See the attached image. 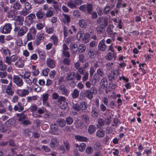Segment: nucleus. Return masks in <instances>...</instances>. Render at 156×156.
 I'll return each mask as SVG.
<instances>
[{"label":"nucleus","instance_id":"49","mask_svg":"<svg viewBox=\"0 0 156 156\" xmlns=\"http://www.w3.org/2000/svg\"><path fill=\"white\" fill-rule=\"evenodd\" d=\"M67 6L71 8H73L76 7L74 2L72 0H71L68 2L67 4Z\"/></svg>","mask_w":156,"mask_h":156},{"label":"nucleus","instance_id":"11","mask_svg":"<svg viewBox=\"0 0 156 156\" xmlns=\"http://www.w3.org/2000/svg\"><path fill=\"white\" fill-rule=\"evenodd\" d=\"M14 65L18 68H23L24 66V61L21 58H20L19 59L15 62Z\"/></svg>","mask_w":156,"mask_h":156},{"label":"nucleus","instance_id":"45","mask_svg":"<svg viewBox=\"0 0 156 156\" xmlns=\"http://www.w3.org/2000/svg\"><path fill=\"white\" fill-rule=\"evenodd\" d=\"M151 150L152 148L151 147L148 150H147V149H146L144 150L143 153V154H145L147 156H150V154H151L152 153Z\"/></svg>","mask_w":156,"mask_h":156},{"label":"nucleus","instance_id":"16","mask_svg":"<svg viewBox=\"0 0 156 156\" xmlns=\"http://www.w3.org/2000/svg\"><path fill=\"white\" fill-rule=\"evenodd\" d=\"M108 84L107 80L105 78H103L101 80L100 84L101 88L104 89L107 87Z\"/></svg>","mask_w":156,"mask_h":156},{"label":"nucleus","instance_id":"17","mask_svg":"<svg viewBox=\"0 0 156 156\" xmlns=\"http://www.w3.org/2000/svg\"><path fill=\"white\" fill-rule=\"evenodd\" d=\"M84 95L88 99L91 100L93 97V94L89 90H86L84 93Z\"/></svg>","mask_w":156,"mask_h":156},{"label":"nucleus","instance_id":"43","mask_svg":"<svg viewBox=\"0 0 156 156\" xmlns=\"http://www.w3.org/2000/svg\"><path fill=\"white\" fill-rule=\"evenodd\" d=\"M44 34L43 33H41L37 35L36 38L42 42L44 38Z\"/></svg>","mask_w":156,"mask_h":156},{"label":"nucleus","instance_id":"37","mask_svg":"<svg viewBox=\"0 0 156 156\" xmlns=\"http://www.w3.org/2000/svg\"><path fill=\"white\" fill-rule=\"evenodd\" d=\"M74 73H70L68 74L66 77V79L67 80H73L74 78Z\"/></svg>","mask_w":156,"mask_h":156},{"label":"nucleus","instance_id":"42","mask_svg":"<svg viewBox=\"0 0 156 156\" xmlns=\"http://www.w3.org/2000/svg\"><path fill=\"white\" fill-rule=\"evenodd\" d=\"M11 59L9 56H6L4 60V62L6 63L8 65H11L12 64Z\"/></svg>","mask_w":156,"mask_h":156},{"label":"nucleus","instance_id":"25","mask_svg":"<svg viewBox=\"0 0 156 156\" xmlns=\"http://www.w3.org/2000/svg\"><path fill=\"white\" fill-rule=\"evenodd\" d=\"M105 134V132L102 129H100L98 130L97 132V136L99 138H102L104 137Z\"/></svg>","mask_w":156,"mask_h":156},{"label":"nucleus","instance_id":"29","mask_svg":"<svg viewBox=\"0 0 156 156\" xmlns=\"http://www.w3.org/2000/svg\"><path fill=\"white\" fill-rule=\"evenodd\" d=\"M57 139L56 138H53L51 140L50 145L51 147L54 148L56 146Z\"/></svg>","mask_w":156,"mask_h":156},{"label":"nucleus","instance_id":"7","mask_svg":"<svg viewBox=\"0 0 156 156\" xmlns=\"http://www.w3.org/2000/svg\"><path fill=\"white\" fill-rule=\"evenodd\" d=\"M28 30V28L26 26H24L22 27L20 30L18 31L17 34V36L18 37L23 36L26 33Z\"/></svg>","mask_w":156,"mask_h":156},{"label":"nucleus","instance_id":"56","mask_svg":"<svg viewBox=\"0 0 156 156\" xmlns=\"http://www.w3.org/2000/svg\"><path fill=\"white\" fill-rule=\"evenodd\" d=\"M113 63L112 62H109L106 64V67L108 69L110 70L113 68Z\"/></svg>","mask_w":156,"mask_h":156},{"label":"nucleus","instance_id":"38","mask_svg":"<svg viewBox=\"0 0 156 156\" xmlns=\"http://www.w3.org/2000/svg\"><path fill=\"white\" fill-rule=\"evenodd\" d=\"M36 66L35 65H33L32 66V68L34 70L32 72L33 73V75L34 76H37L39 74V72L38 69H36Z\"/></svg>","mask_w":156,"mask_h":156},{"label":"nucleus","instance_id":"47","mask_svg":"<svg viewBox=\"0 0 156 156\" xmlns=\"http://www.w3.org/2000/svg\"><path fill=\"white\" fill-rule=\"evenodd\" d=\"M73 121V118L70 116L67 117L66 119V121L68 125L71 124Z\"/></svg>","mask_w":156,"mask_h":156},{"label":"nucleus","instance_id":"31","mask_svg":"<svg viewBox=\"0 0 156 156\" xmlns=\"http://www.w3.org/2000/svg\"><path fill=\"white\" fill-rule=\"evenodd\" d=\"M105 124V121L102 118L99 119L98 120L97 126H103Z\"/></svg>","mask_w":156,"mask_h":156},{"label":"nucleus","instance_id":"28","mask_svg":"<svg viewBox=\"0 0 156 156\" xmlns=\"http://www.w3.org/2000/svg\"><path fill=\"white\" fill-rule=\"evenodd\" d=\"M19 76H20L22 78L24 79L29 78L30 76V73L28 71H25L24 75L20 74Z\"/></svg>","mask_w":156,"mask_h":156},{"label":"nucleus","instance_id":"21","mask_svg":"<svg viewBox=\"0 0 156 156\" xmlns=\"http://www.w3.org/2000/svg\"><path fill=\"white\" fill-rule=\"evenodd\" d=\"M38 53L40 58L42 60H44L45 58L46 53L44 50H38Z\"/></svg>","mask_w":156,"mask_h":156},{"label":"nucleus","instance_id":"61","mask_svg":"<svg viewBox=\"0 0 156 156\" xmlns=\"http://www.w3.org/2000/svg\"><path fill=\"white\" fill-rule=\"evenodd\" d=\"M89 90L93 94V95L97 93L98 92V90L97 89L94 87H92Z\"/></svg>","mask_w":156,"mask_h":156},{"label":"nucleus","instance_id":"27","mask_svg":"<svg viewBox=\"0 0 156 156\" xmlns=\"http://www.w3.org/2000/svg\"><path fill=\"white\" fill-rule=\"evenodd\" d=\"M114 53H112L111 52H109L108 54V59L111 60L113 58L114 60H115L116 58V55Z\"/></svg>","mask_w":156,"mask_h":156},{"label":"nucleus","instance_id":"34","mask_svg":"<svg viewBox=\"0 0 156 156\" xmlns=\"http://www.w3.org/2000/svg\"><path fill=\"white\" fill-rule=\"evenodd\" d=\"M68 104L66 101H63L60 102V108L62 109H65L68 106Z\"/></svg>","mask_w":156,"mask_h":156},{"label":"nucleus","instance_id":"35","mask_svg":"<svg viewBox=\"0 0 156 156\" xmlns=\"http://www.w3.org/2000/svg\"><path fill=\"white\" fill-rule=\"evenodd\" d=\"M50 39L53 40V42L54 45L56 46L58 42L57 37L54 35H53L50 37Z\"/></svg>","mask_w":156,"mask_h":156},{"label":"nucleus","instance_id":"5","mask_svg":"<svg viewBox=\"0 0 156 156\" xmlns=\"http://www.w3.org/2000/svg\"><path fill=\"white\" fill-rule=\"evenodd\" d=\"M61 94L63 95H64L66 96H68L70 92V91L66 88V86L64 85H61L59 88Z\"/></svg>","mask_w":156,"mask_h":156},{"label":"nucleus","instance_id":"58","mask_svg":"<svg viewBox=\"0 0 156 156\" xmlns=\"http://www.w3.org/2000/svg\"><path fill=\"white\" fill-rule=\"evenodd\" d=\"M18 56L16 55H13L10 57L11 61L12 62H15L18 59Z\"/></svg>","mask_w":156,"mask_h":156},{"label":"nucleus","instance_id":"60","mask_svg":"<svg viewBox=\"0 0 156 156\" xmlns=\"http://www.w3.org/2000/svg\"><path fill=\"white\" fill-rule=\"evenodd\" d=\"M38 107L35 105L31 106L30 108V111L32 112H34L37 111Z\"/></svg>","mask_w":156,"mask_h":156},{"label":"nucleus","instance_id":"53","mask_svg":"<svg viewBox=\"0 0 156 156\" xmlns=\"http://www.w3.org/2000/svg\"><path fill=\"white\" fill-rule=\"evenodd\" d=\"M49 95L48 93H44L42 95V97L43 101H48V99Z\"/></svg>","mask_w":156,"mask_h":156},{"label":"nucleus","instance_id":"26","mask_svg":"<svg viewBox=\"0 0 156 156\" xmlns=\"http://www.w3.org/2000/svg\"><path fill=\"white\" fill-rule=\"evenodd\" d=\"M79 91L76 89H75L71 93L72 96L73 98H76L78 97Z\"/></svg>","mask_w":156,"mask_h":156},{"label":"nucleus","instance_id":"59","mask_svg":"<svg viewBox=\"0 0 156 156\" xmlns=\"http://www.w3.org/2000/svg\"><path fill=\"white\" fill-rule=\"evenodd\" d=\"M62 53L65 58H70V55L68 51H62Z\"/></svg>","mask_w":156,"mask_h":156},{"label":"nucleus","instance_id":"24","mask_svg":"<svg viewBox=\"0 0 156 156\" xmlns=\"http://www.w3.org/2000/svg\"><path fill=\"white\" fill-rule=\"evenodd\" d=\"M57 122L61 127H64L66 125V122L64 119L62 118L58 119L57 121Z\"/></svg>","mask_w":156,"mask_h":156},{"label":"nucleus","instance_id":"50","mask_svg":"<svg viewBox=\"0 0 156 156\" xmlns=\"http://www.w3.org/2000/svg\"><path fill=\"white\" fill-rule=\"evenodd\" d=\"M111 10L110 7L108 5H107L104 8L103 10V12L105 14H108Z\"/></svg>","mask_w":156,"mask_h":156},{"label":"nucleus","instance_id":"64","mask_svg":"<svg viewBox=\"0 0 156 156\" xmlns=\"http://www.w3.org/2000/svg\"><path fill=\"white\" fill-rule=\"evenodd\" d=\"M49 69L48 68H47L43 70L42 73L43 76H47L48 75V72H49Z\"/></svg>","mask_w":156,"mask_h":156},{"label":"nucleus","instance_id":"36","mask_svg":"<svg viewBox=\"0 0 156 156\" xmlns=\"http://www.w3.org/2000/svg\"><path fill=\"white\" fill-rule=\"evenodd\" d=\"M89 73L88 71H86L85 73L83 74V76L82 77V82H84L86 81L88 79Z\"/></svg>","mask_w":156,"mask_h":156},{"label":"nucleus","instance_id":"20","mask_svg":"<svg viewBox=\"0 0 156 156\" xmlns=\"http://www.w3.org/2000/svg\"><path fill=\"white\" fill-rule=\"evenodd\" d=\"M85 45L83 44H80L78 46L77 51L80 53H84L86 50Z\"/></svg>","mask_w":156,"mask_h":156},{"label":"nucleus","instance_id":"48","mask_svg":"<svg viewBox=\"0 0 156 156\" xmlns=\"http://www.w3.org/2000/svg\"><path fill=\"white\" fill-rule=\"evenodd\" d=\"M76 127L78 129H81L82 127V122L80 120H78L76 121L75 123Z\"/></svg>","mask_w":156,"mask_h":156},{"label":"nucleus","instance_id":"33","mask_svg":"<svg viewBox=\"0 0 156 156\" xmlns=\"http://www.w3.org/2000/svg\"><path fill=\"white\" fill-rule=\"evenodd\" d=\"M79 23L80 27L82 28H85L87 26L86 20H80Z\"/></svg>","mask_w":156,"mask_h":156},{"label":"nucleus","instance_id":"22","mask_svg":"<svg viewBox=\"0 0 156 156\" xmlns=\"http://www.w3.org/2000/svg\"><path fill=\"white\" fill-rule=\"evenodd\" d=\"M75 137L76 139L80 141L86 142L87 141V138L86 137L80 136L79 135L75 136Z\"/></svg>","mask_w":156,"mask_h":156},{"label":"nucleus","instance_id":"54","mask_svg":"<svg viewBox=\"0 0 156 156\" xmlns=\"http://www.w3.org/2000/svg\"><path fill=\"white\" fill-rule=\"evenodd\" d=\"M24 4H25V8L27 11H28L31 9V5L29 3L26 2Z\"/></svg>","mask_w":156,"mask_h":156},{"label":"nucleus","instance_id":"1","mask_svg":"<svg viewBox=\"0 0 156 156\" xmlns=\"http://www.w3.org/2000/svg\"><path fill=\"white\" fill-rule=\"evenodd\" d=\"M87 102L85 101L81 102L79 105L73 103L72 108L74 111L77 112H79L81 110H84L87 108Z\"/></svg>","mask_w":156,"mask_h":156},{"label":"nucleus","instance_id":"52","mask_svg":"<svg viewBox=\"0 0 156 156\" xmlns=\"http://www.w3.org/2000/svg\"><path fill=\"white\" fill-rule=\"evenodd\" d=\"M91 115L92 117L94 118H96L98 116V113L95 109H92Z\"/></svg>","mask_w":156,"mask_h":156},{"label":"nucleus","instance_id":"46","mask_svg":"<svg viewBox=\"0 0 156 156\" xmlns=\"http://www.w3.org/2000/svg\"><path fill=\"white\" fill-rule=\"evenodd\" d=\"M93 148L91 146H88L87 147L86 150L87 154H92L93 152Z\"/></svg>","mask_w":156,"mask_h":156},{"label":"nucleus","instance_id":"40","mask_svg":"<svg viewBox=\"0 0 156 156\" xmlns=\"http://www.w3.org/2000/svg\"><path fill=\"white\" fill-rule=\"evenodd\" d=\"M86 144L83 143L80 144L79 146V149L80 151L83 152L86 147Z\"/></svg>","mask_w":156,"mask_h":156},{"label":"nucleus","instance_id":"51","mask_svg":"<svg viewBox=\"0 0 156 156\" xmlns=\"http://www.w3.org/2000/svg\"><path fill=\"white\" fill-rule=\"evenodd\" d=\"M29 32L32 34L34 36H35L37 33V30L35 28L32 27L29 29Z\"/></svg>","mask_w":156,"mask_h":156},{"label":"nucleus","instance_id":"6","mask_svg":"<svg viewBox=\"0 0 156 156\" xmlns=\"http://www.w3.org/2000/svg\"><path fill=\"white\" fill-rule=\"evenodd\" d=\"M107 46V45L105 44V40L103 39L99 42L98 46V49L99 50L105 51L106 49Z\"/></svg>","mask_w":156,"mask_h":156},{"label":"nucleus","instance_id":"30","mask_svg":"<svg viewBox=\"0 0 156 156\" xmlns=\"http://www.w3.org/2000/svg\"><path fill=\"white\" fill-rule=\"evenodd\" d=\"M36 16L38 19H43L45 18V15L41 11H38L36 13Z\"/></svg>","mask_w":156,"mask_h":156},{"label":"nucleus","instance_id":"15","mask_svg":"<svg viewBox=\"0 0 156 156\" xmlns=\"http://www.w3.org/2000/svg\"><path fill=\"white\" fill-rule=\"evenodd\" d=\"M16 116L19 117L18 120V121L19 122H21L22 123L27 118L26 115H24L23 112L21 113H17L16 114Z\"/></svg>","mask_w":156,"mask_h":156},{"label":"nucleus","instance_id":"62","mask_svg":"<svg viewBox=\"0 0 156 156\" xmlns=\"http://www.w3.org/2000/svg\"><path fill=\"white\" fill-rule=\"evenodd\" d=\"M82 118L86 122H87L89 121V118L86 114H83L82 116Z\"/></svg>","mask_w":156,"mask_h":156},{"label":"nucleus","instance_id":"32","mask_svg":"<svg viewBox=\"0 0 156 156\" xmlns=\"http://www.w3.org/2000/svg\"><path fill=\"white\" fill-rule=\"evenodd\" d=\"M31 130L29 128H27L23 130V133L25 136H28L29 137H30L31 134Z\"/></svg>","mask_w":156,"mask_h":156},{"label":"nucleus","instance_id":"39","mask_svg":"<svg viewBox=\"0 0 156 156\" xmlns=\"http://www.w3.org/2000/svg\"><path fill=\"white\" fill-rule=\"evenodd\" d=\"M13 7L15 9L20 10L21 9L22 5L20 3L16 2L14 4Z\"/></svg>","mask_w":156,"mask_h":156},{"label":"nucleus","instance_id":"57","mask_svg":"<svg viewBox=\"0 0 156 156\" xmlns=\"http://www.w3.org/2000/svg\"><path fill=\"white\" fill-rule=\"evenodd\" d=\"M73 15L76 18H79L80 15L79 11L78 10L74 11L73 13Z\"/></svg>","mask_w":156,"mask_h":156},{"label":"nucleus","instance_id":"2","mask_svg":"<svg viewBox=\"0 0 156 156\" xmlns=\"http://www.w3.org/2000/svg\"><path fill=\"white\" fill-rule=\"evenodd\" d=\"M79 9L84 12L90 14L93 10V5L87 3L86 5L80 6Z\"/></svg>","mask_w":156,"mask_h":156},{"label":"nucleus","instance_id":"23","mask_svg":"<svg viewBox=\"0 0 156 156\" xmlns=\"http://www.w3.org/2000/svg\"><path fill=\"white\" fill-rule=\"evenodd\" d=\"M96 130L95 126L94 125H91L89 126L88 131L90 134H92Z\"/></svg>","mask_w":156,"mask_h":156},{"label":"nucleus","instance_id":"4","mask_svg":"<svg viewBox=\"0 0 156 156\" xmlns=\"http://www.w3.org/2000/svg\"><path fill=\"white\" fill-rule=\"evenodd\" d=\"M13 80L15 84L19 87H21L24 84V82L21 78L19 76L14 75Z\"/></svg>","mask_w":156,"mask_h":156},{"label":"nucleus","instance_id":"18","mask_svg":"<svg viewBox=\"0 0 156 156\" xmlns=\"http://www.w3.org/2000/svg\"><path fill=\"white\" fill-rule=\"evenodd\" d=\"M114 26L113 25H109L107 29V31L108 34L112 35L114 34L113 29Z\"/></svg>","mask_w":156,"mask_h":156},{"label":"nucleus","instance_id":"12","mask_svg":"<svg viewBox=\"0 0 156 156\" xmlns=\"http://www.w3.org/2000/svg\"><path fill=\"white\" fill-rule=\"evenodd\" d=\"M46 63L47 66L50 68H53L55 66V62L54 60L50 58H47Z\"/></svg>","mask_w":156,"mask_h":156},{"label":"nucleus","instance_id":"63","mask_svg":"<svg viewBox=\"0 0 156 156\" xmlns=\"http://www.w3.org/2000/svg\"><path fill=\"white\" fill-rule=\"evenodd\" d=\"M63 33L64 37L66 38L68 35V30L66 27H64Z\"/></svg>","mask_w":156,"mask_h":156},{"label":"nucleus","instance_id":"19","mask_svg":"<svg viewBox=\"0 0 156 156\" xmlns=\"http://www.w3.org/2000/svg\"><path fill=\"white\" fill-rule=\"evenodd\" d=\"M6 92L9 95L12 96L13 95L14 91L9 86H7L6 89Z\"/></svg>","mask_w":156,"mask_h":156},{"label":"nucleus","instance_id":"41","mask_svg":"<svg viewBox=\"0 0 156 156\" xmlns=\"http://www.w3.org/2000/svg\"><path fill=\"white\" fill-rule=\"evenodd\" d=\"M62 63L66 65H69L70 63V59L69 58H65L63 60Z\"/></svg>","mask_w":156,"mask_h":156},{"label":"nucleus","instance_id":"10","mask_svg":"<svg viewBox=\"0 0 156 156\" xmlns=\"http://www.w3.org/2000/svg\"><path fill=\"white\" fill-rule=\"evenodd\" d=\"M70 49L72 54H76L78 50V45L76 42H72L70 45Z\"/></svg>","mask_w":156,"mask_h":156},{"label":"nucleus","instance_id":"3","mask_svg":"<svg viewBox=\"0 0 156 156\" xmlns=\"http://www.w3.org/2000/svg\"><path fill=\"white\" fill-rule=\"evenodd\" d=\"M28 88L29 90H30V91L26 89H19L16 90V93L20 97H25L26 95H28L30 92H31L32 90V88L31 87H28Z\"/></svg>","mask_w":156,"mask_h":156},{"label":"nucleus","instance_id":"9","mask_svg":"<svg viewBox=\"0 0 156 156\" xmlns=\"http://www.w3.org/2000/svg\"><path fill=\"white\" fill-rule=\"evenodd\" d=\"M104 23L100 25L97 29V33L98 34H101L102 33L104 30V27L107 26L108 25V20H104Z\"/></svg>","mask_w":156,"mask_h":156},{"label":"nucleus","instance_id":"55","mask_svg":"<svg viewBox=\"0 0 156 156\" xmlns=\"http://www.w3.org/2000/svg\"><path fill=\"white\" fill-rule=\"evenodd\" d=\"M14 22V25L18 26H22L23 24V21L24 20H15Z\"/></svg>","mask_w":156,"mask_h":156},{"label":"nucleus","instance_id":"8","mask_svg":"<svg viewBox=\"0 0 156 156\" xmlns=\"http://www.w3.org/2000/svg\"><path fill=\"white\" fill-rule=\"evenodd\" d=\"M12 29L11 25L10 24H5L1 29L2 33L7 34L9 33Z\"/></svg>","mask_w":156,"mask_h":156},{"label":"nucleus","instance_id":"44","mask_svg":"<svg viewBox=\"0 0 156 156\" xmlns=\"http://www.w3.org/2000/svg\"><path fill=\"white\" fill-rule=\"evenodd\" d=\"M51 131L52 132L57 131L58 129V127L56 124L52 125L50 126Z\"/></svg>","mask_w":156,"mask_h":156},{"label":"nucleus","instance_id":"14","mask_svg":"<svg viewBox=\"0 0 156 156\" xmlns=\"http://www.w3.org/2000/svg\"><path fill=\"white\" fill-rule=\"evenodd\" d=\"M1 51L4 55L9 56L10 55V51L7 47H3L1 49Z\"/></svg>","mask_w":156,"mask_h":156},{"label":"nucleus","instance_id":"13","mask_svg":"<svg viewBox=\"0 0 156 156\" xmlns=\"http://www.w3.org/2000/svg\"><path fill=\"white\" fill-rule=\"evenodd\" d=\"M97 51H96L94 48H90L88 51V55L90 58L94 59L96 55V52Z\"/></svg>","mask_w":156,"mask_h":156}]
</instances>
